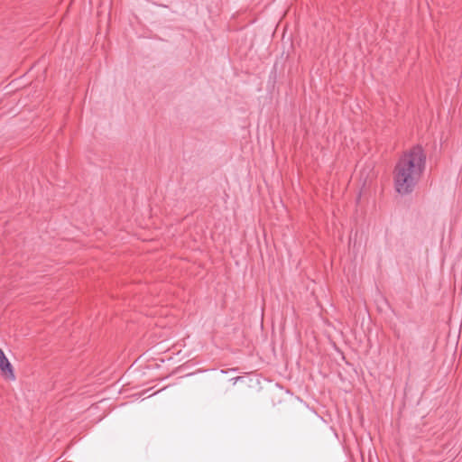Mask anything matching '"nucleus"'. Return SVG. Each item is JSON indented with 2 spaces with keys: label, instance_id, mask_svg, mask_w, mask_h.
Here are the masks:
<instances>
[{
  "label": "nucleus",
  "instance_id": "1",
  "mask_svg": "<svg viewBox=\"0 0 462 462\" xmlns=\"http://www.w3.org/2000/svg\"><path fill=\"white\" fill-rule=\"evenodd\" d=\"M426 165V155L420 145L413 146L399 159L393 171L394 188L402 196L411 194Z\"/></svg>",
  "mask_w": 462,
  "mask_h": 462
},
{
  "label": "nucleus",
  "instance_id": "2",
  "mask_svg": "<svg viewBox=\"0 0 462 462\" xmlns=\"http://www.w3.org/2000/svg\"><path fill=\"white\" fill-rule=\"evenodd\" d=\"M0 371L5 378L10 379V380L15 379L13 365L9 362L8 358L5 356L4 351L1 348H0Z\"/></svg>",
  "mask_w": 462,
  "mask_h": 462
}]
</instances>
